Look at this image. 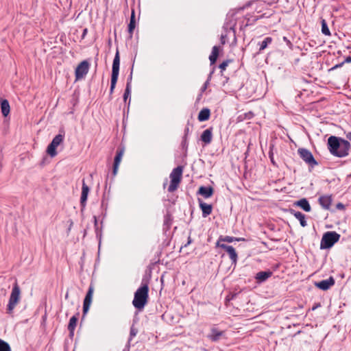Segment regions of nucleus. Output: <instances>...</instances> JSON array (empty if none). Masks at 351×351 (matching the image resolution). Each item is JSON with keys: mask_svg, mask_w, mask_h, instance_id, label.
I'll list each match as a JSON object with an SVG mask.
<instances>
[{"mask_svg": "<svg viewBox=\"0 0 351 351\" xmlns=\"http://www.w3.org/2000/svg\"><path fill=\"white\" fill-rule=\"evenodd\" d=\"M336 208L338 210H344L345 205L341 202H339L336 204Z\"/></svg>", "mask_w": 351, "mask_h": 351, "instance_id": "obj_44", "label": "nucleus"}, {"mask_svg": "<svg viewBox=\"0 0 351 351\" xmlns=\"http://www.w3.org/2000/svg\"><path fill=\"white\" fill-rule=\"evenodd\" d=\"M341 235L335 231L326 232L321 239L320 249L331 248L340 239Z\"/></svg>", "mask_w": 351, "mask_h": 351, "instance_id": "obj_3", "label": "nucleus"}, {"mask_svg": "<svg viewBox=\"0 0 351 351\" xmlns=\"http://www.w3.org/2000/svg\"><path fill=\"white\" fill-rule=\"evenodd\" d=\"M216 247H221L227 252L228 249L231 248L232 245H228L217 240L216 242Z\"/></svg>", "mask_w": 351, "mask_h": 351, "instance_id": "obj_37", "label": "nucleus"}, {"mask_svg": "<svg viewBox=\"0 0 351 351\" xmlns=\"http://www.w3.org/2000/svg\"><path fill=\"white\" fill-rule=\"evenodd\" d=\"M234 26H235L234 22L228 21L224 24L223 28L226 29H229L230 32L232 31L234 36H235ZM234 40H236V37H234Z\"/></svg>", "mask_w": 351, "mask_h": 351, "instance_id": "obj_33", "label": "nucleus"}, {"mask_svg": "<svg viewBox=\"0 0 351 351\" xmlns=\"http://www.w3.org/2000/svg\"><path fill=\"white\" fill-rule=\"evenodd\" d=\"M289 211L292 215H293L297 219L300 221V223L302 227H306L307 226V222L306 221L304 214L292 208H290Z\"/></svg>", "mask_w": 351, "mask_h": 351, "instance_id": "obj_19", "label": "nucleus"}, {"mask_svg": "<svg viewBox=\"0 0 351 351\" xmlns=\"http://www.w3.org/2000/svg\"><path fill=\"white\" fill-rule=\"evenodd\" d=\"M89 191L90 189L88 186L85 183L84 180H83L82 186V194L80 197V204L82 208H84L86 206Z\"/></svg>", "mask_w": 351, "mask_h": 351, "instance_id": "obj_17", "label": "nucleus"}, {"mask_svg": "<svg viewBox=\"0 0 351 351\" xmlns=\"http://www.w3.org/2000/svg\"><path fill=\"white\" fill-rule=\"evenodd\" d=\"M0 351H11L9 343L1 339H0Z\"/></svg>", "mask_w": 351, "mask_h": 351, "instance_id": "obj_35", "label": "nucleus"}, {"mask_svg": "<svg viewBox=\"0 0 351 351\" xmlns=\"http://www.w3.org/2000/svg\"><path fill=\"white\" fill-rule=\"evenodd\" d=\"M68 297H69V293H68V292H67V293H66V295H65V298L66 299Z\"/></svg>", "mask_w": 351, "mask_h": 351, "instance_id": "obj_56", "label": "nucleus"}, {"mask_svg": "<svg viewBox=\"0 0 351 351\" xmlns=\"http://www.w3.org/2000/svg\"><path fill=\"white\" fill-rule=\"evenodd\" d=\"M65 136V132L63 129H60L59 130L58 134H57L51 141V142L49 144L47 147L46 152L48 155H49L51 158H54L57 156L58 152L56 151V148L63 143L64 139Z\"/></svg>", "mask_w": 351, "mask_h": 351, "instance_id": "obj_5", "label": "nucleus"}, {"mask_svg": "<svg viewBox=\"0 0 351 351\" xmlns=\"http://www.w3.org/2000/svg\"><path fill=\"white\" fill-rule=\"evenodd\" d=\"M335 283V278L332 276H330L326 280H323L319 282H315L314 285L322 291H327Z\"/></svg>", "mask_w": 351, "mask_h": 351, "instance_id": "obj_12", "label": "nucleus"}, {"mask_svg": "<svg viewBox=\"0 0 351 351\" xmlns=\"http://www.w3.org/2000/svg\"><path fill=\"white\" fill-rule=\"evenodd\" d=\"M123 351H126V349L125 348V349L123 350Z\"/></svg>", "mask_w": 351, "mask_h": 351, "instance_id": "obj_59", "label": "nucleus"}, {"mask_svg": "<svg viewBox=\"0 0 351 351\" xmlns=\"http://www.w3.org/2000/svg\"><path fill=\"white\" fill-rule=\"evenodd\" d=\"M321 24H322V33L326 36H330V29L328 28V24H327L326 20L322 19L321 21Z\"/></svg>", "mask_w": 351, "mask_h": 351, "instance_id": "obj_31", "label": "nucleus"}, {"mask_svg": "<svg viewBox=\"0 0 351 351\" xmlns=\"http://www.w3.org/2000/svg\"><path fill=\"white\" fill-rule=\"evenodd\" d=\"M269 157L270 158V160L271 162V163L274 165H276V162L274 161V154L271 151H269Z\"/></svg>", "mask_w": 351, "mask_h": 351, "instance_id": "obj_45", "label": "nucleus"}, {"mask_svg": "<svg viewBox=\"0 0 351 351\" xmlns=\"http://www.w3.org/2000/svg\"><path fill=\"white\" fill-rule=\"evenodd\" d=\"M294 206H298L305 212H310L311 206L306 198H302L293 203Z\"/></svg>", "mask_w": 351, "mask_h": 351, "instance_id": "obj_20", "label": "nucleus"}, {"mask_svg": "<svg viewBox=\"0 0 351 351\" xmlns=\"http://www.w3.org/2000/svg\"><path fill=\"white\" fill-rule=\"evenodd\" d=\"M149 299V280L143 277L140 287L134 293L133 306L138 311H142L147 304Z\"/></svg>", "mask_w": 351, "mask_h": 351, "instance_id": "obj_2", "label": "nucleus"}, {"mask_svg": "<svg viewBox=\"0 0 351 351\" xmlns=\"http://www.w3.org/2000/svg\"><path fill=\"white\" fill-rule=\"evenodd\" d=\"M332 202V195H322L318 198V203L325 210H330Z\"/></svg>", "mask_w": 351, "mask_h": 351, "instance_id": "obj_14", "label": "nucleus"}, {"mask_svg": "<svg viewBox=\"0 0 351 351\" xmlns=\"http://www.w3.org/2000/svg\"><path fill=\"white\" fill-rule=\"evenodd\" d=\"M182 172L183 167L178 166L174 168L170 173L169 178L171 179V182L167 189L169 193H172L178 189L182 180Z\"/></svg>", "mask_w": 351, "mask_h": 351, "instance_id": "obj_7", "label": "nucleus"}, {"mask_svg": "<svg viewBox=\"0 0 351 351\" xmlns=\"http://www.w3.org/2000/svg\"><path fill=\"white\" fill-rule=\"evenodd\" d=\"M344 63H351V56H348L343 62Z\"/></svg>", "mask_w": 351, "mask_h": 351, "instance_id": "obj_53", "label": "nucleus"}, {"mask_svg": "<svg viewBox=\"0 0 351 351\" xmlns=\"http://www.w3.org/2000/svg\"><path fill=\"white\" fill-rule=\"evenodd\" d=\"M343 64V62H341L340 64H336L335 66H334L331 69L332 70H334V69H336L339 67H341L342 65Z\"/></svg>", "mask_w": 351, "mask_h": 351, "instance_id": "obj_54", "label": "nucleus"}, {"mask_svg": "<svg viewBox=\"0 0 351 351\" xmlns=\"http://www.w3.org/2000/svg\"><path fill=\"white\" fill-rule=\"evenodd\" d=\"M247 19V22L246 23L243 25L245 27L248 26V25H252L253 23H254L255 21H257V19H253L252 20H251L250 18H246Z\"/></svg>", "mask_w": 351, "mask_h": 351, "instance_id": "obj_41", "label": "nucleus"}, {"mask_svg": "<svg viewBox=\"0 0 351 351\" xmlns=\"http://www.w3.org/2000/svg\"><path fill=\"white\" fill-rule=\"evenodd\" d=\"M192 241H193V240H192L191 236H189L187 238V242L184 245L182 246V248L187 247L189 245H190L192 243Z\"/></svg>", "mask_w": 351, "mask_h": 351, "instance_id": "obj_46", "label": "nucleus"}, {"mask_svg": "<svg viewBox=\"0 0 351 351\" xmlns=\"http://www.w3.org/2000/svg\"><path fill=\"white\" fill-rule=\"evenodd\" d=\"M225 335V331L219 330L217 327L213 326L210 329V332L208 335V338L213 342L219 341Z\"/></svg>", "mask_w": 351, "mask_h": 351, "instance_id": "obj_13", "label": "nucleus"}, {"mask_svg": "<svg viewBox=\"0 0 351 351\" xmlns=\"http://www.w3.org/2000/svg\"><path fill=\"white\" fill-rule=\"evenodd\" d=\"M167 186V182L163 184V187L165 188Z\"/></svg>", "mask_w": 351, "mask_h": 351, "instance_id": "obj_57", "label": "nucleus"}, {"mask_svg": "<svg viewBox=\"0 0 351 351\" xmlns=\"http://www.w3.org/2000/svg\"><path fill=\"white\" fill-rule=\"evenodd\" d=\"M209 84V79H208L205 83L204 84V85L202 86V87L201 88V91L202 92H204L206 90V89L207 88V86Z\"/></svg>", "mask_w": 351, "mask_h": 351, "instance_id": "obj_43", "label": "nucleus"}, {"mask_svg": "<svg viewBox=\"0 0 351 351\" xmlns=\"http://www.w3.org/2000/svg\"><path fill=\"white\" fill-rule=\"evenodd\" d=\"M198 202L200 209L202 211V217H206L211 214L213 206L204 202L200 198H198Z\"/></svg>", "mask_w": 351, "mask_h": 351, "instance_id": "obj_18", "label": "nucleus"}, {"mask_svg": "<svg viewBox=\"0 0 351 351\" xmlns=\"http://www.w3.org/2000/svg\"><path fill=\"white\" fill-rule=\"evenodd\" d=\"M90 68V63L88 60H85L82 61L76 67L75 71V80L84 79L88 73Z\"/></svg>", "mask_w": 351, "mask_h": 351, "instance_id": "obj_9", "label": "nucleus"}, {"mask_svg": "<svg viewBox=\"0 0 351 351\" xmlns=\"http://www.w3.org/2000/svg\"><path fill=\"white\" fill-rule=\"evenodd\" d=\"M132 71H133V66H132L131 72L127 79V83H126V86H129V87H131V88H132Z\"/></svg>", "mask_w": 351, "mask_h": 351, "instance_id": "obj_38", "label": "nucleus"}, {"mask_svg": "<svg viewBox=\"0 0 351 351\" xmlns=\"http://www.w3.org/2000/svg\"><path fill=\"white\" fill-rule=\"evenodd\" d=\"M213 127L205 130L200 136V140L204 143L205 145H209L213 139Z\"/></svg>", "mask_w": 351, "mask_h": 351, "instance_id": "obj_15", "label": "nucleus"}, {"mask_svg": "<svg viewBox=\"0 0 351 351\" xmlns=\"http://www.w3.org/2000/svg\"><path fill=\"white\" fill-rule=\"evenodd\" d=\"M44 160H45V158L43 159V161L41 162V165H44Z\"/></svg>", "mask_w": 351, "mask_h": 351, "instance_id": "obj_58", "label": "nucleus"}, {"mask_svg": "<svg viewBox=\"0 0 351 351\" xmlns=\"http://www.w3.org/2000/svg\"><path fill=\"white\" fill-rule=\"evenodd\" d=\"M125 152L123 147H119L117 149L116 156L114 159V163L112 166V175L114 176L117 175L118 169L121 161L122 157Z\"/></svg>", "mask_w": 351, "mask_h": 351, "instance_id": "obj_10", "label": "nucleus"}, {"mask_svg": "<svg viewBox=\"0 0 351 351\" xmlns=\"http://www.w3.org/2000/svg\"><path fill=\"white\" fill-rule=\"evenodd\" d=\"M298 153L300 158L308 165L309 167L313 168L318 165L312 153L306 148H299Z\"/></svg>", "mask_w": 351, "mask_h": 351, "instance_id": "obj_8", "label": "nucleus"}, {"mask_svg": "<svg viewBox=\"0 0 351 351\" xmlns=\"http://www.w3.org/2000/svg\"><path fill=\"white\" fill-rule=\"evenodd\" d=\"M21 289L20 287L16 280L13 285L12 292L9 298L8 304L6 308V313L8 314H12L13 311L16 306V304L19 302L21 299Z\"/></svg>", "mask_w": 351, "mask_h": 351, "instance_id": "obj_4", "label": "nucleus"}, {"mask_svg": "<svg viewBox=\"0 0 351 351\" xmlns=\"http://www.w3.org/2000/svg\"><path fill=\"white\" fill-rule=\"evenodd\" d=\"M171 224H172L171 216L169 214H167L164 217L163 230L165 231L169 230L171 228Z\"/></svg>", "mask_w": 351, "mask_h": 351, "instance_id": "obj_29", "label": "nucleus"}, {"mask_svg": "<svg viewBox=\"0 0 351 351\" xmlns=\"http://www.w3.org/2000/svg\"><path fill=\"white\" fill-rule=\"evenodd\" d=\"M131 90H132L131 87H129V86H126L124 93H123V100L125 102H126L127 100L129 99V102H128L129 104L131 101V98H130Z\"/></svg>", "mask_w": 351, "mask_h": 351, "instance_id": "obj_34", "label": "nucleus"}, {"mask_svg": "<svg viewBox=\"0 0 351 351\" xmlns=\"http://www.w3.org/2000/svg\"><path fill=\"white\" fill-rule=\"evenodd\" d=\"M282 40L286 43L287 45L289 47V48L292 49L293 44L291 42V40L287 37H286V36H284L282 38Z\"/></svg>", "mask_w": 351, "mask_h": 351, "instance_id": "obj_40", "label": "nucleus"}, {"mask_svg": "<svg viewBox=\"0 0 351 351\" xmlns=\"http://www.w3.org/2000/svg\"><path fill=\"white\" fill-rule=\"evenodd\" d=\"M245 115L246 118L250 119L254 116V114L252 112H249L248 113L245 114Z\"/></svg>", "mask_w": 351, "mask_h": 351, "instance_id": "obj_49", "label": "nucleus"}, {"mask_svg": "<svg viewBox=\"0 0 351 351\" xmlns=\"http://www.w3.org/2000/svg\"><path fill=\"white\" fill-rule=\"evenodd\" d=\"M87 32H88V29L87 28H84L83 29V32H82V38L84 39L85 38V36H86L87 34Z\"/></svg>", "mask_w": 351, "mask_h": 351, "instance_id": "obj_48", "label": "nucleus"}, {"mask_svg": "<svg viewBox=\"0 0 351 351\" xmlns=\"http://www.w3.org/2000/svg\"><path fill=\"white\" fill-rule=\"evenodd\" d=\"M271 37H266L263 40L258 42V45L259 46L258 53H261L263 50H265L269 45L272 43Z\"/></svg>", "mask_w": 351, "mask_h": 351, "instance_id": "obj_26", "label": "nucleus"}, {"mask_svg": "<svg viewBox=\"0 0 351 351\" xmlns=\"http://www.w3.org/2000/svg\"><path fill=\"white\" fill-rule=\"evenodd\" d=\"M214 193V189L210 186H201L197 192V195H200L203 196L204 198L208 199L210 198L213 195Z\"/></svg>", "mask_w": 351, "mask_h": 351, "instance_id": "obj_16", "label": "nucleus"}, {"mask_svg": "<svg viewBox=\"0 0 351 351\" xmlns=\"http://www.w3.org/2000/svg\"><path fill=\"white\" fill-rule=\"evenodd\" d=\"M321 306V304L320 303H315L313 307H312V311H315L316 308H317L318 307Z\"/></svg>", "mask_w": 351, "mask_h": 351, "instance_id": "obj_50", "label": "nucleus"}, {"mask_svg": "<svg viewBox=\"0 0 351 351\" xmlns=\"http://www.w3.org/2000/svg\"><path fill=\"white\" fill-rule=\"evenodd\" d=\"M226 35H221V43L223 45H224L226 43Z\"/></svg>", "mask_w": 351, "mask_h": 351, "instance_id": "obj_51", "label": "nucleus"}, {"mask_svg": "<svg viewBox=\"0 0 351 351\" xmlns=\"http://www.w3.org/2000/svg\"><path fill=\"white\" fill-rule=\"evenodd\" d=\"M94 291V287L92 285H90L88 287V291L85 296L83 303V315H86L89 310L93 294Z\"/></svg>", "mask_w": 351, "mask_h": 351, "instance_id": "obj_11", "label": "nucleus"}, {"mask_svg": "<svg viewBox=\"0 0 351 351\" xmlns=\"http://www.w3.org/2000/svg\"><path fill=\"white\" fill-rule=\"evenodd\" d=\"M182 146L183 147H187V146H188L187 137H186V136H183V138H182Z\"/></svg>", "mask_w": 351, "mask_h": 351, "instance_id": "obj_47", "label": "nucleus"}, {"mask_svg": "<svg viewBox=\"0 0 351 351\" xmlns=\"http://www.w3.org/2000/svg\"><path fill=\"white\" fill-rule=\"evenodd\" d=\"M138 333V329L134 326V324H132L130 327V337L128 339V343H130L132 339L137 335Z\"/></svg>", "mask_w": 351, "mask_h": 351, "instance_id": "obj_36", "label": "nucleus"}, {"mask_svg": "<svg viewBox=\"0 0 351 351\" xmlns=\"http://www.w3.org/2000/svg\"><path fill=\"white\" fill-rule=\"evenodd\" d=\"M0 104L2 114L4 117H7L10 114V107L8 101L5 99H1Z\"/></svg>", "mask_w": 351, "mask_h": 351, "instance_id": "obj_25", "label": "nucleus"}, {"mask_svg": "<svg viewBox=\"0 0 351 351\" xmlns=\"http://www.w3.org/2000/svg\"><path fill=\"white\" fill-rule=\"evenodd\" d=\"M230 62V60H224L223 62H222L219 67V69L221 70V71H223L226 69V67L228 66V64Z\"/></svg>", "mask_w": 351, "mask_h": 351, "instance_id": "obj_39", "label": "nucleus"}, {"mask_svg": "<svg viewBox=\"0 0 351 351\" xmlns=\"http://www.w3.org/2000/svg\"><path fill=\"white\" fill-rule=\"evenodd\" d=\"M273 274V272L270 270L259 271L256 274L255 278L259 282H263L270 278Z\"/></svg>", "mask_w": 351, "mask_h": 351, "instance_id": "obj_21", "label": "nucleus"}, {"mask_svg": "<svg viewBox=\"0 0 351 351\" xmlns=\"http://www.w3.org/2000/svg\"><path fill=\"white\" fill-rule=\"evenodd\" d=\"M219 47L218 46H214L212 49V52L210 55L209 56V60L210 62V64H214L219 56Z\"/></svg>", "mask_w": 351, "mask_h": 351, "instance_id": "obj_27", "label": "nucleus"}, {"mask_svg": "<svg viewBox=\"0 0 351 351\" xmlns=\"http://www.w3.org/2000/svg\"><path fill=\"white\" fill-rule=\"evenodd\" d=\"M77 315L78 314H77V315H73V317H71L69 320L67 328L68 330L69 331L70 336H73L74 335V331L78 320Z\"/></svg>", "mask_w": 351, "mask_h": 351, "instance_id": "obj_23", "label": "nucleus"}, {"mask_svg": "<svg viewBox=\"0 0 351 351\" xmlns=\"http://www.w3.org/2000/svg\"><path fill=\"white\" fill-rule=\"evenodd\" d=\"M237 295H238L237 293L230 294L226 297V300L229 301L231 300H234L237 297Z\"/></svg>", "mask_w": 351, "mask_h": 351, "instance_id": "obj_42", "label": "nucleus"}, {"mask_svg": "<svg viewBox=\"0 0 351 351\" xmlns=\"http://www.w3.org/2000/svg\"><path fill=\"white\" fill-rule=\"evenodd\" d=\"M328 149L335 156L343 158L349 154L350 143L341 137L331 136L328 138Z\"/></svg>", "mask_w": 351, "mask_h": 351, "instance_id": "obj_1", "label": "nucleus"}, {"mask_svg": "<svg viewBox=\"0 0 351 351\" xmlns=\"http://www.w3.org/2000/svg\"><path fill=\"white\" fill-rule=\"evenodd\" d=\"M189 127H186L185 129H184V136H186L187 137L188 135H189Z\"/></svg>", "mask_w": 351, "mask_h": 351, "instance_id": "obj_52", "label": "nucleus"}, {"mask_svg": "<svg viewBox=\"0 0 351 351\" xmlns=\"http://www.w3.org/2000/svg\"><path fill=\"white\" fill-rule=\"evenodd\" d=\"M119 66L120 56L119 52L117 49L112 62L110 95L112 94L114 89L115 88L119 74Z\"/></svg>", "mask_w": 351, "mask_h": 351, "instance_id": "obj_6", "label": "nucleus"}, {"mask_svg": "<svg viewBox=\"0 0 351 351\" xmlns=\"http://www.w3.org/2000/svg\"><path fill=\"white\" fill-rule=\"evenodd\" d=\"M346 138L348 141H351V132L346 134Z\"/></svg>", "mask_w": 351, "mask_h": 351, "instance_id": "obj_55", "label": "nucleus"}, {"mask_svg": "<svg viewBox=\"0 0 351 351\" xmlns=\"http://www.w3.org/2000/svg\"><path fill=\"white\" fill-rule=\"evenodd\" d=\"M93 219H94V226H95L96 237L100 241L101 238V228H99L98 226L97 217L94 216Z\"/></svg>", "mask_w": 351, "mask_h": 351, "instance_id": "obj_32", "label": "nucleus"}, {"mask_svg": "<svg viewBox=\"0 0 351 351\" xmlns=\"http://www.w3.org/2000/svg\"><path fill=\"white\" fill-rule=\"evenodd\" d=\"M227 253L228 254L229 257L231 260L232 265H233L235 267L238 260V255L237 253L236 252L235 249L232 246L231 248L228 249Z\"/></svg>", "mask_w": 351, "mask_h": 351, "instance_id": "obj_28", "label": "nucleus"}, {"mask_svg": "<svg viewBox=\"0 0 351 351\" xmlns=\"http://www.w3.org/2000/svg\"><path fill=\"white\" fill-rule=\"evenodd\" d=\"M135 27H136L135 12H134V10L132 9L130 23L128 24V33L130 34V38L132 37Z\"/></svg>", "mask_w": 351, "mask_h": 351, "instance_id": "obj_24", "label": "nucleus"}, {"mask_svg": "<svg viewBox=\"0 0 351 351\" xmlns=\"http://www.w3.org/2000/svg\"><path fill=\"white\" fill-rule=\"evenodd\" d=\"M218 240L219 241H221V242H228V243H232L233 241H241V240H244V239L243 238H236V237H230V236H220L218 239Z\"/></svg>", "mask_w": 351, "mask_h": 351, "instance_id": "obj_30", "label": "nucleus"}, {"mask_svg": "<svg viewBox=\"0 0 351 351\" xmlns=\"http://www.w3.org/2000/svg\"><path fill=\"white\" fill-rule=\"evenodd\" d=\"M210 117V110L208 108H204L198 114L197 119L200 122L208 121Z\"/></svg>", "mask_w": 351, "mask_h": 351, "instance_id": "obj_22", "label": "nucleus"}]
</instances>
